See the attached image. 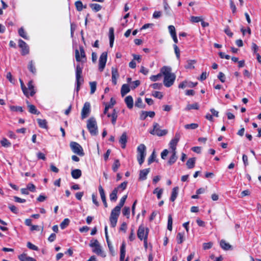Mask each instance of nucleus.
<instances>
[{"label": "nucleus", "instance_id": "nucleus-36", "mask_svg": "<svg viewBox=\"0 0 261 261\" xmlns=\"http://www.w3.org/2000/svg\"><path fill=\"white\" fill-rule=\"evenodd\" d=\"M187 64L185 66V68L186 69H193L194 68V64L196 63V61L193 60H190L187 61Z\"/></svg>", "mask_w": 261, "mask_h": 261}, {"label": "nucleus", "instance_id": "nucleus-11", "mask_svg": "<svg viewBox=\"0 0 261 261\" xmlns=\"http://www.w3.org/2000/svg\"><path fill=\"white\" fill-rule=\"evenodd\" d=\"M180 134L176 133L175 135L174 138L170 141L169 143V146L172 149V152H176V146L180 139Z\"/></svg>", "mask_w": 261, "mask_h": 261}, {"label": "nucleus", "instance_id": "nucleus-42", "mask_svg": "<svg viewBox=\"0 0 261 261\" xmlns=\"http://www.w3.org/2000/svg\"><path fill=\"white\" fill-rule=\"evenodd\" d=\"M184 237V233L178 232L177 234L176 240H177V242L178 244H180L183 242Z\"/></svg>", "mask_w": 261, "mask_h": 261}, {"label": "nucleus", "instance_id": "nucleus-24", "mask_svg": "<svg viewBox=\"0 0 261 261\" xmlns=\"http://www.w3.org/2000/svg\"><path fill=\"white\" fill-rule=\"evenodd\" d=\"M119 73L118 70L116 68L112 67V82H116L119 77Z\"/></svg>", "mask_w": 261, "mask_h": 261}, {"label": "nucleus", "instance_id": "nucleus-19", "mask_svg": "<svg viewBox=\"0 0 261 261\" xmlns=\"http://www.w3.org/2000/svg\"><path fill=\"white\" fill-rule=\"evenodd\" d=\"M114 30L113 28H110L109 29V39H110V46L112 47L114 41Z\"/></svg>", "mask_w": 261, "mask_h": 261}, {"label": "nucleus", "instance_id": "nucleus-31", "mask_svg": "<svg viewBox=\"0 0 261 261\" xmlns=\"http://www.w3.org/2000/svg\"><path fill=\"white\" fill-rule=\"evenodd\" d=\"M195 158H190L187 162L186 165L189 169H192L194 168L195 164Z\"/></svg>", "mask_w": 261, "mask_h": 261}, {"label": "nucleus", "instance_id": "nucleus-38", "mask_svg": "<svg viewBox=\"0 0 261 261\" xmlns=\"http://www.w3.org/2000/svg\"><path fill=\"white\" fill-rule=\"evenodd\" d=\"M199 105L197 103L195 102L193 104H189L187 106V107L186 108V110H190L192 109L194 110H198L199 109Z\"/></svg>", "mask_w": 261, "mask_h": 261}, {"label": "nucleus", "instance_id": "nucleus-57", "mask_svg": "<svg viewBox=\"0 0 261 261\" xmlns=\"http://www.w3.org/2000/svg\"><path fill=\"white\" fill-rule=\"evenodd\" d=\"M127 196L126 195H124L120 199V201H119V203L118 204V205H117L118 206H119L120 208H121V207L123 206L125 202V200L127 198Z\"/></svg>", "mask_w": 261, "mask_h": 261}, {"label": "nucleus", "instance_id": "nucleus-18", "mask_svg": "<svg viewBox=\"0 0 261 261\" xmlns=\"http://www.w3.org/2000/svg\"><path fill=\"white\" fill-rule=\"evenodd\" d=\"M71 176L74 179H78L82 176V171L80 169H73L71 172Z\"/></svg>", "mask_w": 261, "mask_h": 261}, {"label": "nucleus", "instance_id": "nucleus-48", "mask_svg": "<svg viewBox=\"0 0 261 261\" xmlns=\"http://www.w3.org/2000/svg\"><path fill=\"white\" fill-rule=\"evenodd\" d=\"M167 228L170 231L172 229V218L171 215H169L168 217Z\"/></svg>", "mask_w": 261, "mask_h": 261}, {"label": "nucleus", "instance_id": "nucleus-59", "mask_svg": "<svg viewBox=\"0 0 261 261\" xmlns=\"http://www.w3.org/2000/svg\"><path fill=\"white\" fill-rule=\"evenodd\" d=\"M10 210V211L13 212V213L15 214H17L18 213V208L12 204H9L8 206Z\"/></svg>", "mask_w": 261, "mask_h": 261}, {"label": "nucleus", "instance_id": "nucleus-32", "mask_svg": "<svg viewBox=\"0 0 261 261\" xmlns=\"http://www.w3.org/2000/svg\"><path fill=\"white\" fill-rule=\"evenodd\" d=\"M89 6L91 9L95 12H98L102 8L101 5L96 3L90 4Z\"/></svg>", "mask_w": 261, "mask_h": 261}, {"label": "nucleus", "instance_id": "nucleus-50", "mask_svg": "<svg viewBox=\"0 0 261 261\" xmlns=\"http://www.w3.org/2000/svg\"><path fill=\"white\" fill-rule=\"evenodd\" d=\"M122 214L123 216H126L127 218H129L130 214V208L127 206H125L122 210Z\"/></svg>", "mask_w": 261, "mask_h": 261}, {"label": "nucleus", "instance_id": "nucleus-64", "mask_svg": "<svg viewBox=\"0 0 261 261\" xmlns=\"http://www.w3.org/2000/svg\"><path fill=\"white\" fill-rule=\"evenodd\" d=\"M29 256H28L26 254H21L18 256V258L20 261H28V258Z\"/></svg>", "mask_w": 261, "mask_h": 261}, {"label": "nucleus", "instance_id": "nucleus-63", "mask_svg": "<svg viewBox=\"0 0 261 261\" xmlns=\"http://www.w3.org/2000/svg\"><path fill=\"white\" fill-rule=\"evenodd\" d=\"M27 189H28V191L34 192L35 191L36 187L34 184L32 183H29L27 185Z\"/></svg>", "mask_w": 261, "mask_h": 261}, {"label": "nucleus", "instance_id": "nucleus-25", "mask_svg": "<svg viewBox=\"0 0 261 261\" xmlns=\"http://www.w3.org/2000/svg\"><path fill=\"white\" fill-rule=\"evenodd\" d=\"M125 256V244L123 242L120 247V261H124Z\"/></svg>", "mask_w": 261, "mask_h": 261}, {"label": "nucleus", "instance_id": "nucleus-10", "mask_svg": "<svg viewBox=\"0 0 261 261\" xmlns=\"http://www.w3.org/2000/svg\"><path fill=\"white\" fill-rule=\"evenodd\" d=\"M107 56L108 53L107 51L103 52L100 56L98 63V69L100 71H102L106 66Z\"/></svg>", "mask_w": 261, "mask_h": 261}, {"label": "nucleus", "instance_id": "nucleus-54", "mask_svg": "<svg viewBox=\"0 0 261 261\" xmlns=\"http://www.w3.org/2000/svg\"><path fill=\"white\" fill-rule=\"evenodd\" d=\"M168 30L171 36L176 35L175 28L173 25H169Z\"/></svg>", "mask_w": 261, "mask_h": 261}, {"label": "nucleus", "instance_id": "nucleus-49", "mask_svg": "<svg viewBox=\"0 0 261 261\" xmlns=\"http://www.w3.org/2000/svg\"><path fill=\"white\" fill-rule=\"evenodd\" d=\"M10 109L11 111H13V112H17V111H19L20 112H23L22 107H20V106H10Z\"/></svg>", "mask_w": 261, "mask_h": 261}, {"label": "nucleus", "instance_id": "nucleus-39", "mask_svg": "<svg viewBox=\"0 0 261 261\" xmlns=\"http://www.w3.org/2000/svg\"><path fill=\"white\" fill-rule=\"evenodd\" d=\"M118 218V217H110V224L112 227H115L116 226Z\"/></svg>", "mask_w": 261, "mask_h": 261}, {"label": "nucleus", "instance_id": "nucleus-3", "mask_svg": "<svg viewBox=\"0 0 261 261\" xmlns=\"http://www.w3.org/2000/svg\"><path fill=\"white\" fill-rule=\"evenodd\" d=\"M87 127L92 136H96L98 134L97 122L94 117H91L87 120Z\"/></svg>", "mask_w": 261, "mask_h": 261}, {"label": "nucleus", "instance_id": "nucleus-6", "mask_svg": "<svg viewBox=\"0 0 261 261\" xmlns=\"http://www.w3.org/2000/svg\"><path fill=\"white\" fill-rule=\"evenodd\" d=\"M70 147L72 151L75 154L79 156H84L85 153L82 146L77 142H71L70 143Z\"/></svg>", "mask_w": 261, "mask_h": 261}, {"label": "nucleus", "instance_id": "nucleus-27", "mask_svg": "<svg viewBox=\"0 0 261 261\" xmlns=\"http://www.w3.org/2000/svg\"><path fill=\"white\" fill-rule=\"evenodd\" d=\"M39 126L42 128L47 129V122L45 119H37Z\"/></svg>", "mask_w": 261, "mask_h": 261}, {"label": "nucleus", "instance_id": "nucleus-47", "mask_svg": "<svg viewBox=\"0 0 261 261\" xmlns=\"http://www.w3.org/2000/svg\"><path fill=\"white\" fill-rule=\"evenodd\" d=\"M120 166L119 161L115 160L112 166V170L114 172H116Z\"/></svg>", "mask_w": 261, "mask_h": 261}, {"label": "nucleus", "instance_id": "nucleus-5", "mask_svg": "<svg viewBox=\"0 0 261 261\" xmlns=\"http://www.w3.org/2000/svg\"><path fill=\"white\" fill-rule=\"evenodd\" d=\"M75 58L77 62L85 63L87 61L86 53L83 46H80L79 49H75Z\"/></svg>", "mask_w": 261, "mask_h": 261}, {"label": "nucleus", "instance_id": "nucleus-41", "mask_svg": "<svg viewBox=\"0 0 261 261\" xmlns=\"http://www.w3.org/2000/svg\"><path fill=\"white\" fill-rule=\"evenodd\" d=\"M28 69L32 73L34 74L36 72V69L33 61H31L29 62L28 65Z\"/></svg>", "mask_w": 261, "mask_h": 261}, {"label": "nucleus", "instance_id": "nucleus-60", "mask_svg": "<svg viewBox=\"0 0 261 261\" xmlns=\"http://www.w3.org/2000/svg\"><path fill=\"white\" fill-rule=\"evenodd\" d=\"M152 95L154 97L158 98L159 99H162L163 95L161 92L159 91H154L152 93Z\"/></svg>", "mask_w": 261, "mask_h": 261}, {"label": "nucleus", "instance_id": "nucleus-9", "mask_svg": "<svg viewBox=\"0 0 261 261\" xmlns=\"http://www.w3.org/2000/svg\"><path fill=\"white\" fill-rule=\"evenodd\" d=\"M89 245L91 247L93 248L92 251L93 252L98 255L103 256L102 251L97 240H94L93 242V241H91Z\"/></svg>", "mask_w": 261, "mask_h": 261}, {"label": "nucleus", "instance_id": "nucleus-61", "mask_svg": "<svg viewBox=\"0 0 261 261\" xmlns=\"http://www.w3.org/2000/svg\"><path fill=\"white\" fill-rule=\"evenodd\" d=\"M27 247L32 250L37 251L38 250V247L35 246V245L33 244L31 242H29L27 243Z\"/></svg>", "mask_w": 261, "mask_h": 261}, {"label": "nucleus", "instance_id": "nucleus-55", "mask_svg": "<svg viewBox=\"0 0 261 261\" xmlns=\"http://www.w3.org/2000/svg\"><path fill=\"white\" fill-rule=\"evenodd\" d=\"M90 94H93L96 89V83H90Z\"/></svg>", "mask_w": 261, "mask_h": 261}, {"label": "nucleus", "instance_id": "nucleus-30", "mask_svg": "<svg viewBox=\"0 0 261 261\" xmlns=\"http://www.w3.org/2000/svg\"><path fill=\"white\" fill-rule=\"evenodd\" d=\"M172 155L170 157L168 163L170 165H172L174 164L177 159V156L176 155V152H172Z\"/></svg>", "mask_w": 261, "mask_h": 261}, {"label": "nucleus", "instance_id": "nucleus-14", "mask_svg": "<svg viewBox=\"0 0 261 261\" xmlns=\"http://www.w3.org/2000/svg\"><path fill=\"white\" fill-rule=\"evenodd\" d=\"M76 82H84V78L82 75V67L77 65L75 71Z\"/></svg>", "mask_w": 261, "mask_h": 261}, {"label": "nucleus", "instance_id": "nucleus-8", "mask_svg": "<svg viewBox=\"0 0 261 261\" xmlns=\"http://www.w3.org/2000/svg\"><path fill=\"white\" fill-rule=\"evenodd\" d=\"M149 233V229L148 228H145L143 225L139 226L137 231V236L140 240L145 239L146 237V239L148 238V235Z\"/></svg>", "mask_w": 261, "mask_h": 261}, {"label": "nucleus", "instance_id": "nucleus-52", "mask_svg": "<svg viewBox=\"0 0 261 261\" xmlns=\"http://www.w3.org/2000/svg\"><path fill=\"white\" fill-rule=\"evenodd\" d=\"M149 87L154 89H160L162 87V84L161 83H154L151 84Z\"/></svg>", "mask_w": 261, "mask_h": 261}, {"label": "nucleus", "instance_id": "nucleus-2", "mask_svg": "<svg viewBox=\"0 0 261 261\" xmlns=\"http://www.w3.org/2000/svg\"><path fill=\"white\" fill-rule=\"evenodd\" d=\"M21 87L24 95L29 97V96H33L35 93V91L34 89V86L33 83H20Z\"/></svg>", "mask_w": 261, "mask_h": 261}, {"label": "nucleus", "instance_id": "nucleus-16", "mask_svg": "<svg viewBox=\"0 0 261 261\" xmlns=\"http://www.w3.org/2000/svg\"><path fill=\"white\" fill-rule=\"evenodd\" d=\"M150 172V168L143 169L140 171L139 179L144 180L147 178V175Z\"/></svg>", "mask_w": 261, "mask_h": 261}, {"label": "nucleus", "instance_id": "nucleus-62", "mask_svg": "<svg viewBox=\"0 0 261 261\" xmlns=\"http://www.w3.org/2000/svg\"><path fill=\"white\" fill-rule=\"evenodd\" d=\"M202 19L199 16H191V21L192 22H199L200 21H201Z\"/></svg>", "mask_w": 261, "mask_h": 261}, {"label": "nucleus", "instance_id": "nucleus-13", "mask_svg": "<svg viewBox=\"0 0 261 261\" xmlns=\"http://www.w3.org/2000/svg\"><path fill=\"white\" fill-rule=\"evenodd\" d=\"M90 112V105L88 102L85 103L84 107L82 110L81 118L84 119L87 117Z\"/></svg>", "mask_w": 261, "mask_h": 261}, {"label": "nucleus", "instance_id": "nucleus-29", "mask_svg": "<svg viewBox=\"0 0 261 261\" xmlns=\"http://www.w3.org/2000/svg\"><path fill=\"white\" fill-rule=\"evenodd\" d=\"M156 155L155 154V151L154 150L152 151V152L151 154L150 155V156L148 159V164L150 165L152 163H153V162H158V160H156Z\"/></svg>", "mask_w": 261, "mask_h": 261}, {"label": "nucleus", "instance_id": "nucleus-46", "mask_svg": "<svg viewBox=\"0 0 261 261\" xmlns=\"http://www.w3.org/2000/svg\"><path fill=\"white\" fill-rule=\"evenodd\" d=\"M2 145L5 147H8L11 145V143L6 138H4L1 141Z\"/></svg>", "mask_w": 261, "mask_h": 261}, {"label": "nucleus", "instance_id": "nucleus-33", "mask_svg": "<svg viewBox=\"0 0 261 261\" xmlns=\"http://www.w3.org/2000/svg\"><path fill=\"white\" fill-rule=\"evenodd\" d=\"M28 107L29 108V111L30 113L37 115L40 114V112L38 111L36 107L34 105L29 104L28 105Z\"/></svg>", "mask_w": 261, "mask_h": 261}, {"label": "nucleus", "instance_id": "nucleus-28", "mask_svg": "<svg viewBox=\"0 0 261 261\" xmlns=\"http://www.w3.org/2000/svg\"><path fill=\"white\" fill-rule=\"evenodd\" d=\"M118 189H114L110 194V199L111 201H116L117 199Z\"/></svg>", "mask_w": 261, "mask_h": 261}, {"label": "nucleus", "instance_id": "nucleus-20", "mask_svg": "<svg viewBox=\"0 0 261 261\" xmlns=\"http://www.w3.org/2000/svg\"><path fill=\"white\" fill-rule=\"evenodd\" d=\"M107 117H111L112 118V123L113 125H115L117 118L118 117L117 112L115 109H113V113L112 114H107Z\"/></svg>", "mask_w": 261, "mask_h": 261}, {"label": "nucleus", "instance_id": "nucleus-7", "mask_svg": "<svg viewBox=\"0 0 261 261\" xmlns=\"http://www.w3.org/2000/svg\"><path fill=\"white\" fill-rule=\"evenodd\" d=\"M159 125L157 123H153V128L152 130L149 131V133L153 135H156L158 136H163L166 135L168 131L167 129H160L159 127Z\"/></svg>", "mask_w": 261, "mask_h": 261}, {"label": "nucleus", "instance_id": "nucleus-4", "mask_svg": "<svg viewBox=\"0 0 261 261\" xmlns=\"http://www.w3.org/2000/svg\"><path fill=\"white\" fill-rule=\"evenodd\" d=\"M146 146L143 144H141L137 147V160L140 165H142L144 161L146 156Z\"/></svg>", "mask_w": 261, "mask_h": 261}, {"label": "nucleus", "instance_id": "nucleus-45", "mask_svg": "<svg viewBox=\"0 0 261 261\" xmlns=\"http://www.w3.org/2000/svg\"><path fill=\"white\" fill-rule=\"evenodd\" d=\"M198 127V124L197 123H191L185 125V128L187 129H195Z\"/></svg>", "mask_w": 261, "mask_h": 261}, {"label": "nucleus", "instance_id": "nucleus-51", "mask_svg": "<svg viewBox=\"0 0 261 261\" xmlns=\"http://www.w3.org/2000/svg\"><path fill=\"white\" fill-rule=\"evenodd\" d=\"M98 190H99V192L101 200H103V199L105 200V199H106L104 189H103V188L102 187V186L101 185L99 186Z\"/></svg>", "mask_w": 261, "mask_h": 261}, {"label": "nucleus", "instance_id": "nucleus-1", "mask_svg": "<svg viewBox=\"0 0 261 261\" xmlns=\"http://www.w3.org/2000/svg\"><path fill=\"white\" fill-rule=\"evenodd\" d=\"M161 74L164 77L163 82H174L176 75L172 72V68L168 66H164L161 69Z\"/></svg>", "mask_w": 261, "mask_h": 261}, {"label": "nucleus", "instance_id": "nucleus-40", "mask_svg": "<svg viewBox=\"0 0 261 261\" xmlns=\"http://www.w3.org/2000/svg\"><path fill=\"white\" fill-rule=\"evenodd\" d=\"M70 223V220L68 218L64 219V220L60 224V227L62 229H65Z\"/></svg>", "mask_w": 261, "mask_h": 261}, {"label": "nucleus", "instance_id": "nucleus-22", "mask_svg": "<svg viewBox=\"0 0 261 261\" xmlns=\"http://www.w3.org/2000/svg\"><path fill=\"white\" fill-rule=\"evenodd\" d=\"M130 91L129 86L127 84H123L121 89V94L124 96Z\"/></svg>", "mask_w": 261, "mask_h": 261}, {"label": "nucleus", "instance_id": "nucleus-12", "mask_svg": "<svg viewBox=\"0 0 261 261\" xmlns=\"http://www.w3.org/2000/svg\"><path fill=\"white\" fill-rule=\"evenodd\" d=\"M18 46L21 49V55L25 56L29 53V47L27 43L21 39L18 40Z\"/></svg>", "mask_w": 261, "mask_h": 261}, {"label": "nucleus", "instance_id": "nucleus-26", "mask_svg": "<svg viewBox=\"0 0 261 261\" xmlns=\"http://www.w3.org/2000/svg\"><path fill=\"white\" fill-rule=\"evenodd\" d=\"M111 102L112 103V105H108L107 103L104 102V105H105V108L103 111V113L105 114H107L108 110L110 108H112L113 107V106L116 103V101L113 98H111Z\"/></svg>", "mask_w": 261, "mask_h": 261}, {"label": "nucleus", "instance_id": "nucleus-23", "mask_svg": "<svg viewBox=\"0 0 261 261\" xmlns=\"http://www.w3.org/2000/svg\"><path fill=\"white\" fill-rule=\"evenodd\" d=\"M121 208L117 205L111 211L110 216L118 217L120 213Z\"/></svg>", "mask_w": 261, "mask_h": 261}, {"label": "nucleus", "instance_id": "nucleus-43", "mask_svg": "<svg viewBox=\"0 0 261 261\" xmlns=\"http://www.w3.org/2000/svg\"><path fill=\"white\" fill-rule=\"evenodd\" d=\"M18 34L20 36L24 38V39H28V37L27 36L26 34V32H25L23 28H20L18 30Z\"/></svg>", "mask_w": 261, "mask_h": 261}, {"label": "nucleus", "instance_id": "nucleus-15", "mask_svg": "<svg viewBox=\"0 0 261 261\" xmlns=\"http://www.w3.org/2000/svg\"><path fill=\"white\" fill-rule=\"evenodd\" d=\"M127 141V134L126 132H124L121 136L119 142L121 144V147L125 148L126 147V144Z\"/></svg>", "mask_w": 261, "mask_h": 261}, {"label": "nucleus", "instance_id": "nucleus-21", "mask_svg": "<svg viewBox=\"0 0 261 261\" xmlns=\"http://www.w3.org/2000/svg\"><path fill=\"white\" fill-rule=\"evenodd\" d=\"M178 189H179V188L178 187H175L173 188L172 193H171V197L170 198V200L171 201L173 202L175 200V199L177 196V195H178Z\"/></svg>", "mask_w": 261, "mask_h": 261}, {"label": "nucleus", "instance_id": "nucleus-35", "mask_svg": "<svg viewBox=\"0 0 261 261\" xmlns=\"http://www.w3.org/2000/svg\"><path fill=\"white\" fill-rule=\"evenodd\" d=\"M220 245L221 248L225 250H228L231 248V245L223 240L220 241Z\"/></svg>", "mask_w": 261, "mask_h": 261}, {"label": "nucleus", "instance_id": "nucleus-37", "mask_svg": "<svg viewBox=\"0 0 261 261\" xmlns=\"http://www.w3.org/2000/svg\"><path fill=\"white\" fill-rule=\"evenodd\" d=\"M163 192V190L162 189H159V188H155L153 191V193L154 194H156L157 198L160 199L161 198Z\"/></svg>", "mask_w": 261, "mask_h": 261}, {"label": "nucleus", "instance_id": "nucleus-44", "mask_svg": "<svg viewBox=\"0 0 261 261\" xmlns=\"http://www.w3.org/2000/svg\"><path fill=\"white\" fill-rule=\"evenodd\" d=\"M135 106L137 107L143 108H144V105H143L142 102V100L141 97H138L135 101Z\"/></svg>", "mask_w": 261, "mask_h": 261}, {"label": "nucleus", "instance_id": "nucleus-53", "mask_svg": "<svg viewBox=\"0 0 261 261\" xmlns=\"http://www.w3.org/2000/svg\"><path fill=\"white\" fill-rule=\"evenodd\" d=\"M127 181H124L122 182L120 185H119L117 188H115V189H118V191L119 189H121L122 191L124 190L127 187Z\"/></svg>", "mask_w": 261, "mask_h": 261}, {"label": "nucleus", "instance_id": "nucleus-58", "mask_svg": "<svg viewBox=\"0 0 261 261\" xmlns=\"http://www.w3.org/2000/svg\"><path fill=\"white\" fill-rule=\"evenodd\" d=\"M229 4H230V7L232 10V13L233 14L236 13V11H237V8H236V5L232 0H229Z\"/></svg>", "mask_w": 261, "mask_h": 261}, {"label": "nucleus", "instance_id": "nucleus-34", "mask_svg": "<svg viewBox=\"0 0 261 261\" xmlns=\"http://www.w3.org/2000/svg\"><path fill=\"white\" fill-rule=\"evenodd\" d=\"M74 4L77 11H81L83 8H86V6H84L82 1L80 0L76 1Z\"/></svg>", "mask_w": 261, "mask_h": 261}, {"label": "nucleus", "instance_id": "nucleus-56", "mask_svg": "<svg viewBox=\"0 0 261 261\" xmlns=\"http://www.w3.org/2000/svg\"><path fill=\"white\" fill-rule=\"evenodd\" d=\"M173 48L174 49L175 54L176 55V58L177 59H179L180 58V50L176 44L173 45Z\"/></svg>", "mask_w": 261, "mask_h": 261}, {"label": "nucleus", "instance_id": "nucleus-17", "mask_svg": "<svg viewBox=\"0 0 261 261\" xmlns=\"http://www.w3.org/2000/svg\"><path fill=\"white\" fill-rule=\"evenodd\" d=\"M124 101L129 109H131L133 107L134 101L132 96H127L125 98Z\"/></svg>", "mask_w": 261, "mask_h": 261}]
</instances>
